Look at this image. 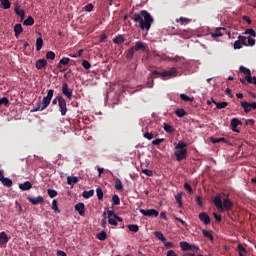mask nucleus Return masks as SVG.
<instances>
[{"label": "nucleus", "instance_id": "5fc2aeb1", "mask_svg": "<svg viewBox=\"0 0 256 256\" xmlns=\"http://www.w3.org/2000/svg\"><path fill=\"white\" fill-rule=\"evenodd\" d=\"M142 173L146 175L147 177H153V170L150 169H143Z\"/></svg>", "mask_w": 256, "mask_h": 256}, {"label": "nucleus", "instance_id": "4d7b16f0", "mask_svg": "<svg viewBox=\"0 0 256 256\" xmlns=\"http://www.w3.org/2000/svg\"><path fill=\"white\" fill-rule=\"evenodd\" d=\"M184 189H185V191H188V193H193V188L191 187V184H189V183H184Z\"/></svg>", "mask_w": 256, "mask_h": 256}, {"label": "nucleus", "instance_id": "f03ea898", "mask_svg": "<svg viewBox=\"0 0 256 256\" xmlns=\"http://www.w3.org/2000/svg\"><path fill=\"white\" fill-rule=\"evenodd\" d=\"M174 155L177 161H183V159H187V143L183 141H178L175 146Z\"/></svg>", "mask_w": 256, "mask_h": 256}, {"label": "nucleus", "instance_id": "e2e57ef3", "mask_svg": "<svg viewBox=\"0 0 256 256\" xmlns=\"http://www.w3.org/2000/svg\"><path fill=\"white\" fill-rule=\"evenodd\" d=\"M82 67H84L85 69H91V63H89V61L87 60H83L82 61Z\"/></svg>", "mask_w": 256, "mask_h": 256}, {"label": "nucleus", "instance_id": "6e6d98bb", "mask_svg": "<svg viewBox=\"0 0 256 256\" xmlns=\"http://www.w3.org/2000/svg\"><path fill=\"white\" fill-rule=\"evenodd\" d=\"M213 217H214L216 223H221V221H222L221 214L214 212Z\"/></svg>", "mask_w": 256, "mask_h": 256}, {"label": "nucleus", "instance_id": "e433bc0d", "mask_svg": "<svg viewBox=\"0 0 256 256\" xmlns=\"http://www.w3.org/2000/svg\"><path fill=\"white\" fill-rule=\"evenodd\" d=\"M112 205H121V199L119 198V195L114 194L112 196Z\"/></svg>", "mask_w": 256, "mask_h": 256}, {"label": "nucleus", "instance_id": "72a5a7b5", "mask_svg": "<svg viewBox=\"0 0 256 256\" xmlns=\"http://www.w3.org/2000/svg\"><path fill=\"white\" fill-rule=\"evenodd\" d=\"M114 187L117 191H121L123 189V183L121 182V180H119V178L115 180Z\"/></svg>", "mask_w": 256, "mask_h": 256}, {"label": "nucleus", "instance_id": "680f3d73", "mask_svg": "<svg viewBox=\"0 0 256 256\" xmlns=\"http://www.w3.org/2000/svg\"><path fill=\"white\" fill-rule=\"evenodd\" d=\"M55 93V90H53V89H50V90H48V92H47V96H45L48 100H50L51 101V99H53V94Z\"/></svg>", "mask_w": 256, "mask_h": 256}, {"label": "nucleus", "instance_id": "13d9d810", "mask_svg": "<svg viewBox=\"0 0 256 256\" xmlns=\"http://www.w3.org/2000/svg\"><path fill=\"white\" fill-rule=\"evenodd\" d=\"M181 23V25H185V23H189V19L188 18H185V17H180L179 19L176 20L177 23Z\"/></svg>", "mask_w": 256, "mask_h": 256}, {"label": "nucleus", "instance_id": "bb28decb", "mask_svg": "<svg viewBox=\"0 0 256 256\" xmlns=\"http://www.w3.org/2000/svg\"><path fill=\"white\" fill-rule=\"evenodd\" d=\"M35 24V19H33V16H29L26 20H24L23 25L26 27H31Z\"/></svg>", "mask_w": 256, "mask_h": 256}, {"label": "nucleus", "instance_id": "49530a36", "mask_svg": "<svg viewBox=\"0 0 256 256\" xmlns=\"http://www.w3.org/2000/svg\"><path fill=\"white\" fill-rule=\"evenodd\" d=\"M103 215H104V219H102L101 221V227H103V229H106L107 228V212H104Z\"/></svg>", "mask_w": 256, "mask_h": 256}, {"label": "nucleus", "instance_id": "3c124183", "mask_svg": "<svg viewBox=\"0 0 256 256\" xmlns=\"http://www.w3.org/2000/svg\"><path fill=\"white\" fill-rule=\"evenodd\" d=\"M47 193L51 199L55 198V196L57 195V191L54 189H48Z\"/></svg>", "mask_w": 256, "mask_h": 256}, {"label": "nucleus", "instance_id": "4be33fe9", "mask_svg": "<svg viewBox=\"0 0 256 256\" xmlns=\"http://www.w3.org/2000/svg\"><path fill=\"white\" fill-rule=\"evenodd\" d=\"M14 33H15L16 39H19V35L23 33V26H21V24H15Z\"/></svg>", "mask_w": 256, "mask_h": 256}, {"label": "nucleus", "instance_id": "864d4df0", "mask_svg": "<svg viewBox=\"0 0 256 256\" xmlns=\"http://www.w3.org/2000/svg\"><path fill=\"white\" fill-rule=\"evenodd\" d=\"M238 41H240V43L243 45V46H247V37H245V36H241V35H239L238 36Z\"/></svg>", "mask_w": 256, "mask_h": 256}, {"label": "nucleus", "instance_id": "a878e982", "mask_svg": "<svg viewBox=\"0 0 256 256\" xmlns=\"http://www.w3.org/2000/svg\"><path fill=\"white\" fill-rule=\"evenodd\" d=\"M14 12L16 13V15H18L19 18H21V21H23V19H25V10L15 7Z\"/></svg>", "mask_w": 256, "mask_h": 256}, {"label": "nucleus", "instance_id": "2f4dec72", "mask_svg": "<svg viewBox=\"0 0 256 256\" xmlns=\"http://www.w3.org/2000/svg\"><path fill=\"white\" fill-rule=\"evenodd\" d=\"M93 195H95V190L84 191L82 193V197H84V199H91V197H93Z\"/></svg>", "mask_w": 256, "mask_h": 256}, {"label": "nucleus", "instance_id": "f8f14e48", "mask_svg": "<svg viewBox=\"0 0 256 256\" xmlns=\"http://www.w3.org/2000/svg\"><path fill=\"white\" fill-rule=\"evenodd\" d=\"M213 203L218 211H223V200L221 199V195H216L214 197Z\"/></svg>", "mask_w": 256, "mask_h": 256}, {"label": "nucleus", "instance_id": "a18cd8bd", "mask_svg": "<svg viewBox=\"0 0 256 256\" xmlns=\"http://www.w3.org/2000/svg\"><path fill=\"white\" fill-rule=\"evenodd\" d=\"M180 99L186 102H193L194 98L187 96L186 94H180Z\"/></svg>", "mask_w": 256, "mask_h": 256}, {"label": "nucleus", "instance_id": "9b49d317", "mask_svg": "<svg viewBox=\"0 0 256 256\" xmlns=\"http://www.w3.org/2000/svg\"><path fill=\"white\" fill-rule=\"evenodd\" d=\"M27 201H29V203H31L32 205H43V203H45V199L43 198V196H37L36 198L28 196Z\"/></svg>", "mask_w": 256, "mask_h": 256}, {"label": "nucleus", "instance_id": "0eeeda50", "mask_svg": "<svg viewBox=\"0 0 256 256\" xmlns=\"http://www.w3.org/2000/svg\"><path fill=\"white\" fill-rule=\"evenodd\" d=\"M58 106L62 117H65V115H67V102L65 101V98H63V96H59Z\"/></svg>", "mask_w": 256, "mask_h": 256}, {"label": "nucleus", "instance_id": "ddd939ff", "mask_svg": "<svg viewBox=\"0 0 256 256\" xmlns=\"http://www.w3.org/2000/svg\"><path fill=\"white\" fill-rule=\"evenodd\" d=\"M239 125H241V120H239L238 118H233L231 120L230 127L234 131V133H240V131L237 129Z\"/></svg>", "mask_w": 256, "mask_h": 256}, {"label": "nucleus", "instance_id": "79ce46f5", "mask_svg": "<svg viewBox=\"0 0 256 256\" xmlns=\"http://www.w3.org/2000/svg\"><path fill=\"white\" fill-rule=\"evenodd\" d=\"M97 239H99V241H105V239H107V232L101 231L100 233H98Z\"/></svg>", "mask_w": 256, "mask_h": 256}, {"label": "nucleus", "instance_id": "cd10ccee", "mask_svg": "<svg viewBox=\"0 0 256 256\" xmlns=\"http://www.w3.org/2000/svg\"><path fill=\"white\" fill-rule=\"evenodd\" d=\"M113 43H115V45H121V43H125V38L123 37V35H118L113 38Z\"/></svg>", "mask_w": 256, "mask_h": 256}, {"label": "nucleus", "instance_id": "412c9836", "mask_svg": "<svg viewBox=\"0 0 256 256\" xmlns=\"http://www.w3.org/2000/svg\"><path fill=\"white\" fill-rule=\"evenodd\" d=\"M32 187L33 184H31V182L29 181L19 184V189H21V191H29V189H31Z\"/></svg>", "mask_w": 256, "mask_h": 256}, {"label": "nucleus", "instance_id": "a211bd4d", "mask_svg": "<svg viewBox=\"0 0 256 256\" xmlns=\"http://www.w3.org/2000/svg\"><path fill=\"white\" fill-rule=\"evenodd\" d=\"M222 30L225 31V27L216 28L214 32L210 33L211 37H213V39H217V37H223V34L221 33Z\"/></svg>", "mask_w": 256, "mask_h": 256}, {"label": "nucleus", "instance_id": "de8ad7c7", "mask_svg": "<svg viewBox=\"0 0 256 256\" xmlns=\"http://www.w3.org/2000/svg\"><path fill=\"white\" fill-rule=\"evenodd\" d=\"M245 125L247 127H255V120L254 119H246L245 120Z\"/></svg>", "mask_w": 256, "mask_h": 256}, {"label": "nucleus", "instance_id": "393cba45", "mask_svg": "<svg viewBox=\"0 0 256 256\" xmlns=\"http://www.w3.org/2000/svg\"><path fill=\"white\" fill-rule=\"evenodd\" d=\"M0 181L4 187H13V180L11 178H5L4 176Z\"/></svg>", "mask_w": 256, "mask_h": 256}, {"label": "nucleus", "instance_id": "6e6552de", "mask_svg": "<svg viewBox=\"0 0 256 256\" xmlns=\"http://www.w3.org/2000/svg\"><path fill=\"white\" fill-rule=\"evenodd\" d=\"M139 211L144 217H159V211L155 209H140Z\"/></svg>", "mask_w": 256, "mask_h": 256}, {"label": "nucleus", "instance_id": "603ef678", "mask_svg": "<svg viewBox=\"0 0 256 256\" xmlns=\"http://www.w3.org/2000/svg\"><path fill=\"white\" fill-rule=\"evenodd\" d=\"M0 105H5L6 107H9V99H7V97L0 98Z\"/></svg>", "mask_w": 256, "mask_h": 256}, {"label": "nucleus", "instance_id": "20e7f679", "mask_svg": "<svg viewBox=\"0 0 256 256\" xmlns=\"http://www.w3.org/2000/svg\"><path fill=\"white\" fill-rule=\"evenodd\" d=\"M240 73L246 75L245 81H247V83L256 85V76L251 77V70L249 68H245V66H240Z\"/></svg>", "mask_w": 256, "mask_h": 256}, {"label": "nucleus", "instance_id": "0e129e2a", "mask_svg": "<svg viewBox=\"0 0 256 256\" xmlns=\"http://www.w3.org/2000/svg\"><path fill=\"white\" fill-rule=\"evenodd\" d=\"M163 141H165V139L157 138V139L152 141V145H161V143H163Z\"/></svg>", "mask_w": 256, "mask_h": 256}, {"label": "nucleus", "instance_id": "8fccbe9b", "mask_svg": "<svg viewBox=\"0 0 256 256\" xmlns=\"http://www.w3.org/2000/svg\"><path fill=\"white\" fill-rule=\"evenodd\" d=\"M46 59H50L51 61L55 60V52L53 51H48L46 53Z\"/></svg>", "mask_w": 256, "mask_h": 256}, {"label": "nucleus", "instance_id": "b1692460", "mask_svg": "<svg viewBox=\"0 0 256 256\" xmlns=\"http://www.w3.org/2000/svg\"><path fill=\"white\" fill-rule=\"evenodd\" d=\"M180 247L182 251H193V245L188 242H180Z\"/></svg>", "mask_w": 256, "mask_h": 256}, {"label": "nucleus", "instance_id": "c9c22d12", "mask_svg": "<svg viewBox=\"0 0 256 256\" xmlns=\"http://www.w3.org/2000/svg\"><path fill=\"white\" fill-rule=\"evenodd\" d=\"M164 131H166V133H174L175 132V128H173V126L164 123V127H163Z\"/></svg>", "mask_w": 256, "mask_h": 256}, {"label": "nucleus", "instance_id": "4468645a", "mask_svg": "<svg viewBox=\"0 0 256 256\" xmlns=\"http://www.w3.org/2000/svg\"><path fill=\"white\" fill-rule=\"evenodd\" d=\"M107 215H108V223H109V225L117 226V220L114 217V211L113 210H107Z\"/></svg>", "mask_w": 256, "mask_h": 256}, {"label": "nucleus", "instance_id": "f704fd0d", "mask_svg": "<svg viewBox=\"0 0 256 256\" xmlns=\"http://www.w3.org/2000/svg\"><path fill=\"white\" fill-rule=\"evenodd\" d=\"M43 49V38L39 37L36 39V51Z\"/></svg>", "mask_w": 256, "mask_h": 256}, {"label": "nucleus", "instance_id": "774afa93", "mask_svg": "<svg viewBox=\"0 0 256 256\" xmlns=\"http://www.w3.org/2000/svg\"><path fill=\"white\" fill-rule=\"evenodd\" d=\"M166 256H179L177 253H175L174 250H169L166 254Z\"/></svg>", "mask_w": 256, "mask_h": 256}, {"label": "nucleus", "instance_id": "338daca9", "mask_svg": "<svg viewBox=\"0 0 256 256\" xmlns=\"http://www.w3.org/2000/svg\"><path fill=\"white\" fill-rule=\"evenodd\" d=\"M247 39H248V45L250 47H253V45H255L256 43L255 39H253L251 36H248Z\"/></svg>", "mask_w": 256, "mask_h": 256}, {"label": "nucleus", "instance_id": "c756f323", "mask_svg": "<svg viewBox=\"0 0 256 256\" xmlns=\"http://www.w3.org/2000/svg\"><path fill=\"white\" fill-rule=\"evenodd\" d=\"M240 105L244 109L245 113H251V106H249V102L242 101Z\"/></svg>", "mask_w": 256, "mask_h": 256}, {"label": "nucleus", "instance_id": "37998d69", "mask_svg": "<svg viewBox=\"0 0 256 256\" xmlns=\"http://www.w3.org/2000/svg\"><path fill=\"white\" fill-rule=\"evenodd\" d=\"M96 195L98 197V201H103V189H101V187L96 189Z\"/></svg>", "mask_w": 256, "mask_h": 256}, {"label": "nucleus", "instance_id": "2eb2a0df", "mask_svg": "<svg viewBox=\"0 0 256 256\" xmlns=\"http://www.w3.org/2000/svg\"><path fill=\"white\" fill-rule=\"evenodd\" d=\"M198 218L200 221H202V223H204V225H209V223H211V218L205 212L200 213Z\"/></svg>", "mask_w": 256, "mask_h": 256}, {"label": "nucleus", "instance_id": "7ed1b4c3", "mask_svg": "<svg viewBox=\"0 0 256 256\" xmlns=\"http://www.w3.org/2000/svg\"><path fill=\"white\" fill-rule=\"evenodd\" d=\"M151 76L154 77V79H157V77H161L163 81H167V79L177 77V68L173 67L170 70L164 72L153 70L151 72Z\"/></svg>", "mask_w": 256, "mask_h": 256}, {"label": "nucleus", "instance_id": "39448f33", "mask_svg": "<svg viewBox=\"0 0 256 256\" xmlns=\"http://www.w3.org/2000/svg\"><path fill=\"white\" fill-rule=\"evenodd\" d=\"M233 209H235V202L229 198V195L225 196V211H228V217L233 220ZM231 211V212H229Z\"/></svg>", "mask_w": 256, "mask_h": 256}, {"label": "nucleus", "instance_id": "7c9ffc66", "mask_svg": "<svg viewBox=\"0 0 256 256\" xmlns=\"http://www.w3.org/2000/svg\"><path fill=\"white\" fill-rule=\"evenodd\" d=\"M154 235H155L156 239L158 241H161L162 243H165V241H167L165 236L161 232H159V231L154 232Z\"/></svg>", "mask_w": 256, "mask_h": 256}, {"label": "nucleus", "instance_id": "ea45409f", "mask_svg": "<svg viewBox=\"0 0 256 256\" xmlns=\"http://www.w3.org/2000/svg\"><path fill=\"white\" fill-rule=\"evenodd\" d=\"M135 55V50L131 47L126 54V59H128L129 61H131V59H133V56Z\"/></svg>", "mask_w": 256, "mask_h": 256}, {"label": "nucleus", "instance_id": "5701e85b", "mask_svg": "<svg viewBox=\"0 0 256 256\" xmlns=\"http://www.w3.org/2000/svg\"><path fill=\"white\" fill-rule=\"evenodd\" d=\"M9 243V237L7 236V233L1 232L0 233V245H7Z\"/></svg>", "mask_w": 256, "mask_h": 256}, {"label": "nucleus", "instance_id": "aec40b11", "mask_svg": "<svg viewBox=\"0 0 256 256\" xmlns=\"http://www.w3.org/2000/svg\"><path fill=\"white\" fill-rule=\"evenodd\" d=\"M69 61H71V59L69 57H63L62 59H60L58 65H57V68L63 69V66L69 65Z\"/></svg>", "mask_w": 256, "mask_h": 256}, {"label": "nucleus", "instance_id": "c03bdc74", "mask_svg": "<svg viewBox=\"0 0 256 256\" xmlns=\"http://www.w3.org/2000/svg\"><path fill=\"white\" fill-rule=\"evenodd\" d=\"M203 235L210 239V241H213V232L208 231V230H203L202 231Z\"/></svg>", "mask_w": 256, "mask_h": 256}, {"label": "nucleus", "instance_id": "09e8293b", "mask_svg": "<svg viewBox=\"0 0 256 256\" xmlns=\"http://www.w3.org/2000/svg\"><path fill=\"white\" fill-rule=\"evenodd\" d=\"M245 35H250L251 37H256V32L253 30V28H248L245 30Z\"/></svg>", "mask_w": 256, "mask_h": 256}, {"label": "nucleus", "instance_id": "dca6fc26", "mask_svg": "<svg viewBox=\"0 0 256 256\" xmlns=\"http://www.w3.org/2000/svg\"><path fill=\"white\" fill-rule=\"evenodd\" d=\"M74 209L79 213V215H81V217L85 215V204L83 202L76 204Z\"/></svg>", "mask_w": 256, "mask_h": 256}, {"label": "nucleus", "instance_id": "423d86ee", "mask_svg": "<svg viewBox=\"0 0 256 256\" xmlns=\"http://www.w3.org/2000/svg\"><path fill=\"white\" fill-rule=\"evenodd\" d=\"M49 105H51V100H49V98L44 97L42 102H39L37 104V107L34 108L33 111H45V109L48 108Z\"/></svg>", "mask_w": 256, "mask_h": 256}, {"label": "nucleus", "instance_id": "052dcab7", "mask_svg": "<svg viewBox=\"0 0 256 256\" xmlns=\"http://www.w3.org/2000/svg\"><path fill=\"white\" fill-rule=\"evenodd\" d=\"M175 199H176V202L179 204V207H183V202L181 201V199H182L181 194H177L175 196Z\"/></svg>", "mask_w": 256, "mask_h": 256}, {"label": "nucleus", "instance_id": "c85d7f7f", "mask_svg": "<svg viewBox=\"0 0 256 256\" xmlns=\"http://www.w3.org/2000/svg\"><path fill=\"white\" fill-rule=\"evenodd\" d=\"M155 77H152L151 75L147 79L146 87L148 89H153V86L155 85Z\"/></svg>", "mask_w": 256, "mask_h": 256}, {"label": "nucleus", "instance_id": "9d476101", "mask_svg": "<svg viewBox=\"0 0 256 256\" xmlns=\"http://www.w3.org/2000/svg\"><path fill=\"white\" fill-rule=\"evenodd\" d=\"M62 94L69 100L73 98V90L69 88L67 83H63L62 85Z\"/></svg>", "mask_w": 256, "mask_h": 256}, {"label": "nucleus", "instance_id": "bf43d9fd", "mask_svg": "<svg viewBox=\"0 0 256 256\" xmlns=\"http://www.w3.org/2000/svg\"><path fill=\"white\" fill-rule=\"evenodd\" d=\"M94 9V6L93 4L89 3L87 4L85 7H84V10L87 12V13H91V11H93Z\"/></svg>", "mask_w": 256, "mask_h": 256}, {"label": "nucleus", "instance_id": "a19ab883", "mask_svg": "<svg viewBox=\"0 0 256 256\" xmlns=\"http://www.w3.org/2000/svg\"><path fill=\"white\" fill-rule=\"evenodd\" d=\"M128 229L132 233H137L139 231V226L137 224H129Z\"/></svg>", "mask_w": 256, "mask_h": 256}, {"label": "nucleus", "instance_id": "69168bd1", "mask_svg": "<svg viewBox=\"0 0 256 256\" xmlns=\"http://www.w3.org/2000/svg\"><path fill=\"white\" fill-rule=\"evenodd\" d=\"M241 47H243V44L241 43L240 40H236L234 42V49H241Z\"/></svg>", "mask_w": 256, "mask_h": 256}, {"label": "nucleus", "instance_id": "1a4fd4ad", "mask_svg": "<svg viewBox=\"0 0 256 256\" xmlns=\"http://www.w3.org/2000/svg\"><path fill=\"white\" fill-rule=\"evenodd\" d=\"M133 50L136 51H143V53H147L149 51V48L147 47V44L143 43V41H137L134 46H132Z\"/></svg>", "mask_w": 256, "mask_h": 256}, {"label": "nucleus", "instance_id": "4c0bfd02", "mask_svg": "<svg viewBox=\"0 0 256 256\" xmlns=\"http://www.w3.org/2000/svg\"><path fill=\"white\" fill-rule=\"evenodd\" d=\"M3 9H11V2L9 0H0Z\"/></svg>", "mask_w": 256, "mask_h": 256}, {"label": "nucleus", "instance_id": "6ab92c4d", "mask_svg": "<svg viewBox=\"0 0 256 256\" xmlns=\"http://www.w3.org/2000/svg\"><path fill=\"white\" fill-rule=\"evenodd\" d=\"M80 179L77 176H68L67 177V185H75L76 183H79Z\"/></svg>", "mask_w": 256, "mask_h": 256}, {"label": "nucleus", "instance_id": "f257e3e1", "mask_svg": "<svg viewBox=\"0 0 256 256\" xmlns=\"http://www.w3.org/2000/svg\"><path fill=\"white\" fill-rule=\"evenodd\" d=\"M131 19L134 23H139V27L142 31H149L153 24V16L146 10H141L139 14H133Z\"/></svg>", "mask_w": 256, "mask_h": 256}, {"label": "nucleus", "instance_id": "f3484780", "mask_svg": "<svg viewBox=\"0 0 256 256\" xmlns=\"http://www.w3.org/2000/svg\"><path fill=\"white\" fill-rule=\"evenodd\" d=\"M35 67L38 70L45 69L47 67V60L45 59H38L35 63Z\"/></svg>", "mask_w": 256, "mask_h": 256}, {"label": "nucleus", "instance_id": "58836bf2", "mask_svg": "<svg viewBox=\"0 0 256 256\" xmlns=\"http://www.w3.org/2000/svg\"><path fill=\"white\" fill-rule=\"evenodd\" d=\"M175 115L182 118V117H185V115H187V112L185 111V109L180 108L175 111Z\"/></svg>", "mask_w": 256, "mask_h": 256}, {"label": "nucleus", "instance_id": "473e14b6", "mask_svg": "<svg viewBox=\"0 0 256 256\" xmlns=\"http://www.w3.org/2000/svg\"><path fill=\"white\" fill-rule=\"evenodd\" d=\"M51 209H52V211H54V213H61V210L59 209L57 200L52 201Z\"/></svg>", "mask_w": 256, "mask_h": 256}]
</instances>
